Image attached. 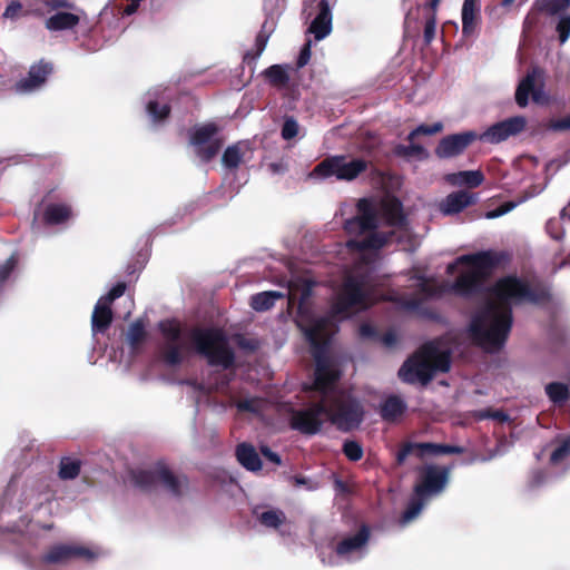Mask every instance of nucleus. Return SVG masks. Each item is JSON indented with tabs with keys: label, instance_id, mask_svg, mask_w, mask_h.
Returning a JSON list of instances; mask_svg holds the SVG:
<instances>
[{
	"label": "nucleus",
	"instance_id": "obj_1",
	"mask_svg": "<svg viewBox=\"0 0 570 570\" xmlns=\"http://www.w3.org/2000/svg\"><path fill=\"white\" fill-rule=\"evenodd\" d=\"M495 302H489L471 320L470 334L475 345L494 353L505 344L513 323L512 304H544L551 299L543 284L531 286L517 275L500 277L491 288Z\"/></svg>",
	"mask_w": 570,
	"mask_h": 570
},
{
	"label": "nucleus",
	"instance_id": "obj_2",
	"mask_svg": "<svg viewBox=\"0 0 570 570\" xmlns=\"http://www.w3.org/2000/svg\"><path fill=\"white\" fill-rule=\"evenodd\" d=\"M511 261V255L505 250H481L472 254H465L458 257V263L468 266L455 281L448 286V293H452L462 298H472L480 295L484 289V284L492 273L507 265Z\"/></svg>",
	"mask_w": 570,
	"mask_h": 570
},
{
	"label": "nucleus",
	"instance_id": "obj_3",
	"mask_svg": "<svg viewBox=\"0 0 570 570\" xmlns=\"http://www.w3.org/2000/svg\"><path fill=\"white\" fill-rule=\"evenodd\" d=\"M451 368V353L441 350L435 343L423 344L400 367L397 375L407 384L428 385L436 372L446 373Z\"/></svg>",
	"mask_w": 570,
	"mask_h": 570
},
{
	"label": "nucleus",
	"instance_id": "obj_4",
	"mask_svg": "<svg viewBox=\"0 0 570 570\" xmlns=\"http://www.w3.org/2000/svg\"><path fill=\"white\" fill-rule=\"evenodd\" d=\"M306 341L311 346V353L315 360V380L313 390L321 393L323 400L331 395L340 374L333 367L328 355L330 334L325 331V322L321 321L307 328Z\"/></svg>",
	"mask_w": 570,
	"mask_h": 570
},
{
	"label": "nucleus",
	"instance_id": "obj_5",
	"mask_svg": "<svg viewBox=\"0 0 570 570\" xmlns=\"http://www.w3.org/2000/svg\"><path fill=\"white\" fill-rule=\"evenodd\" d=\"M190 340L195 351L206 358L208 365L222 366L224 370L234 366L235 352L220 330L194 327L190 330Z\"/></svg>",
	"mask_w": 570,
	"mask_h": 570
},
{
	"label": "nucleus",
	"instance_id": "obj_6",
	"mask_svg": "<svg viewBox=\"0 0 570 570\" xmlns=\"http://www.w3.org/2000/svg\"><path fill=\"white\" fill-rule=\"evenodd\" d=\"M129 474L134 485L144 492H151L160 485L179 498L188 485L187 476L176 475L164 462H157L151 469L131 470Z\"/></svg>",
	"mask_w": 570,
	"mask_h": 570
},
{
	"label": "nucleus",
	"instance_id": "obj_7",
	"mask_svg": "<svg viewBox=\"0 0 570 570\" xmlns=\"http://www.w3.org/2000/svg\"><path fill=\"white\" fill-rule=\"evenodd\" d=\"M326 416L343 432L357 429L364 419L361 402L346 392H336L326 397Z\"/></svg>",
	"mask_w": 570,
	"mask_h": 570
},
{
	"label": "nucleus",
	"instance_id": "obj_8",
	"mask_svg": "<svg viewBox=\"0 0 570 570\" xmlns=\"http://www.w3.org/2000/svg\"><path fill=\"white\" fill-rule=\"evenodd\" d=\"M370 161L364 158H348L345 155H336L324 158L311 173L312 177L330 178L352 181L368 169Z\"/></svg>",
	"mask_w": 570,
	"mask_h": 570
},
{
	"label": "nucleus",
	"instance_id": "obj_9",
	"mask_svg": "<svg viewBox=\"0 0 570 570\" xmlns=\"http://www.w3.org/2000/svg\"><path fill=\"white\" fill-rule=\"evenodd\" d=\"M368 307L366 279L363 275H348L345 277L341 291L332 304V313L337 316H348L353 309Z\"/></svg>",
	"mask_w": 570,
	"mask_h": 570
},
{
	"label": "nucleus",
	"instance_id": "obj_10",
	"mask_svg": "<svg viewBox=\"0 0 570 570\" xmlns=\"http://www.w3.org/2000/svg\"><path fill=\"white\" fill-rule=\"evenodd\" d=\"M219 130L216 122L209 121L194 127L189 132V144L194 146L195 153L202 161L209 163L220 151L224 140L216 137Z\"/></svg>",
	"mask_w": 570,
	"mask_h": 570
},
{
	"label": "nucleus",
	"instance_id": "obj_11",
	"mask_svg": "<svg viewBox=\"0 0 570 570\" xmlns=\"http://www.w3.org/2000/svg\"><path fill=\"white\" fill-rule=\"evenodd\" d=\"M326 401L321 399L305 409L289 410V428L305 435L317 434L324 424L323 415H326Z\"/></svg>",
	"mask_w": 570,
	"mask_h": 570
},
{
	"label": "nucleus",
	"instance_id": "obj_12",
	"mask_svg": "<svg viewBox=\"0 0 570 570\" xmlns=\"http://www.w3.org/2000/svg\"><path fill=\"white\" fill-rule=\"evenodd\" d=\"M158 330L165 338L160 350L161 360L171 367L180 365L184 360L179 344L183 334L180 323L175 318L164 320L159 322Z\"/></svg>",
	"mask_w": 570,
	"mask_h": 570
},
{
	"label": "nucleus",
	"instance_id": "obj_13",
	"mask_svg": "<svg viewBox=\"0 0 570 570\" xmlns=\"http://www.w3.org/2000/svg\"><path fill=\"white\" fill-rule=\"evenodd\" d=\"M450 466L428 465L420 472V481L414 487V495L429 498L441 493L449 482Z\"/></svg>",
	"mask_w": 570,
	"mask_h": 570
},
{
	"label": "nucleus",
	"instance_id": "obj_14",
	"mask_svg": "<svg viewBox=\"0 0 570 570\" xmlns=\"http://www.w3.org/2000/svg\"><path fill=\"white\" fill-rule=\"evenodd\" d=\"M478 138L479 134L473 130L444 136L435 147L434 154L440 159L458 157L462 155L469 146L476 141Z\"/></svg>",
	"mask_w": 570,
	"mask_h": 570
},
{
	"label": "nucleus",
	"instance_id": "obj_15",
	"mask_svg": "<svg viewBox=\"0 0 570 570\" xmlns=\"http://www.w3.org/2000/svg\"><path fill=\"white\" fill-rule=\"evenodd\" d=\"M463 448L459 445L451 444H440L432 442H422V443H412L405 442L402 444L400 450L396 453V463L399 465L403 464L409 455L412 453H416L419 458H423L424 455H441V454H461L463 453Z\"/></svg>",
	"mask_w": 570,
	"mask_h": 570
},
{
	"label": "nucleus",
	"instance_id": "obj_16",
	"mask_svg": "<svg viewBox=\"0 0 570 570\" xmlns=\"http://www.w3.org/2000/svg\"><path fill=\"white\" fill-rule=\"evenodd\" d=\"M527 126L523 116H514L490 126L484 132L479 135L478 140L490 144H500L509 137L517 136L522 132Z\"/></svg>",
	"mask_w": 570,
	"mask_h": 570
},
{
	"label": "nucleus",
	"instance_id": "obj_17",
	"mask_svg": "<svg viewBox=\"0 0 570 570\" xmlns=\"http://www.w3.org/2000/svg\"><path fill=\"white\" fill-rule=\"evenodd\" d=\"M94 558L95 553L86 547L58 543L47 550L41 561L46 564H65L73 559L91 560Z\"/></svg>",
	"mask_w": 570,
	"mask_h": 570
},
{
	"label": "nucleus",
	"instance_id": "obj_18",
	"mask_svg": "<svg viewBox=\"0 0 570 570\" xmlns=\"http://www.w3.org/2000/svg\"><path fill=\"white\" fill-rule=\"evenodd\" d=\"M417 278L420 279V284L417 286V292H419V294L422 295V297H417V296L406 297L403 295H400V296L393 295V296H390L387 299L393 303H396L404 309L415 311V309L420 308V306L422 305L424 299L432 298L435 296H441L442 294L448 293V286L444 284L436 285L434 283H431L429 279H426L423 276H420Z\"/></svg>",
	"mask_w": 570,
	"mask_h": 570
},
{
	"label": "nucleus",
	"instance_id": "obj_19",
	"mask_svg": "<svg viewBox=\"0 0 570 570\" xmlns=\"http://www.w3.org/2000/svg\"><path fill=\"white\" fill-rule=\"evenodd\" d=\"M311 296H312V284L305 283L303 288L301 289L298 304H297V312L295 317V323L297 327L304 333V335H307V328L313 327L315 324H317L321 321L325 322V331H328V327L331 325V322L327 317H315L314 313L312 311L311 305Z\"/></svg>",
	"mask_w": 570,
	"mask_h": 570
},
{
	"label": "nucleus",
	"instance_id": "obj_20",
	"mask_svg": "<svg viewBox=\"0 0 570 570\" xmlns=\"http://www.w3.org/2000/svg\"><path fill=\"white\" fill-rule=\"evenodd\" d=\"M357 216L346 222L348 232L367 233L376 230L379 217L375 205L371 199L362 198L357 203Z\"/></svg>",
	"mask_w": 570,
	"mask_h": 570
},
{
	"label": "nucleus",
	"instance_id": "obj_21",
	"mask_svg": "<svg viewBox=\"0 0 570 570\" xmlns=\"http://www.w3.org/2000/svg\"><path fill=\"white\" fill-rule=\"evenodd\" d=\"M542 70L538 67H533L527 72V75L520 80L515 89V102L519 107L524 108L529 104V96L531 95L532 100L537 104L542 102L543 85L537 86V78L542 76Z\"/></svg>",
	"mask_w": 570,
	"mask_h": 570
},
{
	"label": "nucleus",
	"instance_id": "obj_22",
	"mask_svg": "<svg viewBox=\"0 0 570 570\" xmlns=\"http://www.w3.org/2000/svg\"><path fill=\"white\" fill-rule=\"evenodd\" d=\"M53 71V65L43 59L31 65L27 77L20 79L16 83V91L18 92H32L39 89L47 81L48 77Z\"/></svg>",
	"mask_w": 570,
	"mask_h": 570
},
{
	"label": "nucleus",
	"instance_id": "obj_23",
	"mask_svg": "<svg viewBox=\"0 0 570 570\" xmlns=\"http://www.w3.org/2000/svg\"><path fill=\"white\" fill-rule=\"evenodd\" d=\"M370 538V527L362 524L355 534L345 537L338 541L334 551L338 557L346 558L352 553L361 552L367 546Z\"/></svg>",
	"mask_w": 570,
	"mask_h": 570
},
{
	"label": "nucleus",
	"instance_id": "obj_24",
	"mask_svg": "<svg viewBox=\"0 0 570 570\" xmlns=\"http://www.w3.org/2000/svg\"><path fill=\"white\" fill-rule=\"evenodd\" d=\"M478 194L468 190H458L449 194L440 204V210L443 215H455L465 208L476 204Z\"/></svg>",
	"mask_w": 570,
	"mask_h": 570
},
{
	"label": "nucleus",
	"instance_id": "obj_25",
	"mask_svg": "<svg viewBox=\"0 0 570 570\" xmlns=\"http://www.w3.org/2000/svg\"><path fill=\"white\" fill-rule=\"evenodd\" d=\"M332 31V12L327 0L318 2V13L311 22L308 32L313 33L316 40H322Z\"/></svg>",
	"mask_w": 570,
	"mask_h": 570
},
{
	"label": "nucleus",
	"instance_id": "obj_26",
	"mask_svg": "<svg viewBox=\"0 0 570 570\" xmlns=\"http://www.w3.org/2000/svg\"><path fill=\"white\" fill-rule=\"evenodd\" d=\"M114 320L111 305L101 301L100 298L96 303L92 315H91V331L94 334H105Z\"/></svg>",
	"mask_w": 570,
	"mask_h": 570
},
{
	"label": "nucleus",
	"instance_id": "obj_27",
	"mask_svg": "<svg viewBox=\"0 0 570 570\" xmlns=\"http://www.w3.org/2000/svg\"><path fill=\"white\" fill-rule=\"evenodd\" d=\"M480 0H464L462 6V33L471 37L480 22Z\"/></svg>",
	"mask_w": 570,
	"mask_h": 570
},
{
	"label": "nucleus",
	"instance_id": "obj_28",
	"mask_svg": "<svg viewBox=\"0 0 570 570\" xmlns=\"http://www.w3.org/2000/svg\"><path fill=\"white\" fill-rule=\"evenodd\" d=\"M382 215L389 226L402 227L406 223V217L403 213V205L396 197H392L382 202Z\"/></svg>",
	"mask_w": 570,
	"mask_h": 570
},
{
	"label": "nucleus",
	"instance_id": "obj_29",
	"mask_svg": "<svg viewBox=\"0 0 570 570\" xmlns=\"http://www.w3.org/2000/svg\"><path fill=\"white\" fill-rule=\"evenodd\" d=\"M236 459L246 470L256 472L262 470V460L255 448L249 443H240L236 446Z\"/></svg>",
	"mask_w": 570,
	"mask_h": 570
},
{
	"label": "nucleus",
	"instance_id": "obj_30",
	"mask_svg": "<svg viewBox=\"0 0 570 570\" xmlns=\"http://www.w3.org/2000/svg\"><path fill=\"white\" fill-rule=\"evenodd\" d=\"M79 22L80 17L78 14L58 11L45 21V27L49 31H65L72 30Z\"/></svg>",
	"mask_w": 570,
	"mask_h": 570
},
{
	"label": "nucleus",
	"instance_id": "obj_31",
	"mask_svg": "<svg viewBox=\"0 0 570 570\" xmlns=\"http://www.w3.org/2000/svg\"><path fill=\"white\" fill-rule=\"evenodd\" d=\"M406 411V403L397 395H390L380 406V415L386 422H395Z\"/></svg>",
	"mask_w": 570,
	"mask_h": 570
},
{
	"label": "nucleus",
	"instance_id": "obj_32",
	"mask_svg": "<svg viewBox=\"0 0 570 570\" xmlns=\"http://www.w3.org/2000/svg\"><path fill=\"white\" fill-rule=\"evenodd\" d=\"M72 216V209L67 204H49L43 212V220L47 225H60Z\"/></svg>",
	"mask_w": 570,
	"mask_h": 570
},
{
	"label": "nucleus",
	"instance_id": "obj_33",
	"mask_svg": "<svg viewBox=\"0 0 570 570\" xmlns=\"http://www.w3.org/2000/svg\"><path fill=\"white\" fill-rule=\"evenodd\" d=\"M452 185H465L470 188L479 187L484 181L481 170H463L448 176Z\"/></svg>",
	"mask_w": 570,
	"mask_h": 570
},
{
	"label": "nucleus",
	"instance_id": "obj_34",
	"mask_svg": "<svg viewBox=\"0 0 570 570\" xmlns=\"http://www.w3.org/2000/svg\"><path fill=\"white\" fill-rule=\"evenodd\" d=\"M244 147H246V144L243 141L228 146L222 156L224 167L229 170L237 169L243 163Z\"/></svg>",
	"mask_w": 570,
	"mask_h": 570
},
{
	"label": "nucleus",
	"instance_id": "obj_35",
	"mask_svg": "<svg viewBox=\"0 0 570 570\" xmlns=\"http://www.w3.org/2000/svg\"><path fill=\"white\" fill-rule=\"evenodd\" d=\"M283 294L276 291L261 292L250 297V307L256 312H265L271 309Z\"/></svg>",
	"mask_w": 570,
	"mask_h": 570
},
{
	"label": "nucleus",
	"instance_id": "obj_36",
	"mask_svg": "<svg viewBox=\"0 0 570 570\" xmlns=\"http://www.w3.org/2000/svg\"><path fill=\"white\" fill-rule=\"evenodd\" d=\"M254 514L257 517L258 522L268 529L277 530L286 522V514L279 509H269L262 513H258L257 509H255Z\"/></svg>",
	"mask_w": 570,
	"mask_h": 570
},
{
	"label": "nucleus",
	"instance_id": "obj_37",
	"mask_svg": "<svg viewBox=\"0 0 570 570\" xmlns=\"http://www.w3.org/2000/svg\"><path fill=\"white\" fill-rule=\"evenodd\" d=\"M554 442L557 446L549 458L551 465H558L570 456V433L567 435H558Z\"/></svg>",
	"mask_w": 570,
	"mask_h": 570
},
{
	"label": "nucleus",
	"instance_id": "obj_38",
	"mask_svg": "<svg viewBox=\"0 0 570 570\" xmlns=\"http://www.w3.org/2000/svg\"><path fill=\"white\" fill-rule=\"evenodd\" d=\"M389 242L387 236L384 233L371 232V234L360 242H351V246H355L360 249H381Z\"/></svg>",
	"mask_w": 570,
	"mask_h": 570
},
{
	"label": "nucleus",
	"instance_id": "obj_39",
	"mask_svg": "<svg viewBox=\"0 0 570 570\" xmlns=\"http://www.w3.org/2000/svg\"><path fill=\"white\" fill-rule=\"evenodd\" d=\"M546 393L550 401L558 405L564 404L570 399V392L567 384L561 382H551L547 384Z\"/></svg>",
	"mask_w": 570,
	"mask_h": 570
},
{
	"label": "nucleus",
	"instance_id": "obj_40",
	"mask_svg": "<svg viewBox=\"0 0 570 570\" xmlns=\"http://www.w3.org/2000/svg\"><path fill=\"white\" fill-rule=\"evenodd\" d=\"M264 76L268 82L277 88H284L289 81V76L286 69L281 65H273L265 69Z\"/></svg>",
	"mask_w": 570,
	"mask_h": 570
},
{
	"label": "nucleus",
	"instance_id": "obj_41",
	"mask_svg": "<svg viewBox=\"0 0 570 570\" xmlns=\"http://www.w3.org/2000/svg\"><path fill=\"white\" fill-rule=\"evenodd\" d=\"M80 469L79 460L65 456L59 462L58 475L61 480H73L79 475Z\"/></svg>",
	"mask_w": 570,
	"mask_h": 570
},
{
	"label": "nucleus",
	"instance_id": "obj_42",
	"mask_svg": "<svg viewBox=\"0 0 570 570\" xmlns=\"http://www.w3.org/2000/svg\"><path fill=\"white\" fill-rule=\"evenodd\" d=\"M394 154L399 157L411 158L416 157L419 159H424L428 157L426 149L419 144H414L410 141V145H397L394 148Z\"/></svg>",
	"mask_w": 570,
	"mask_h": 570
},
{
	"label": "nucleus",
	"instance_id": "obj_43",
	"mask_svg": "<svg viewBox=\"0 0 570 570\" xmlns=\"http://www.w3.org/2000/svg\"><path fill=\"white\" fill-rule=\"evenodd\" d=\"M146 110L154 122L165 121L171 112V108L168 104L159 105V102L156 100L149 101L147 104Z\"/></svg>",
	"mask_w": 570,
	"mask_h": 570
},
{
	"label": "nucleus",
	"instance_id": "obj_44",
	"mask_svg": "<svg viewBox=\"0 0 570 570\" xmlns=\"http://www.w3.org/2000/svg\"><path fill=\"white\" fill-rule=\"evenodd\" d=\"M425 499L426 498H420L416 495H415V498L411 499L406 509L402 513V517H401L402 523H407L419 515V513L422 511V509L424 507Z\"/></svg>",
	"mask_w": 570,
	"mask_h": 570
},
{
	"label": "nucleus",
	"instance_id": "obj_45",
	"mask_svg": "<svg viewBox=\"0 0 570 570\" xmlns=\"http://www.w3.org/2000/svg\"><path fill=\"white\" fill-rule=\"evenodd\" d=\"M342 452L352 462L360 461L364 454L361 443L354 440H346L343 443Z\"/></svg>",
	"mask_w": 570,
	"mask_h": 570
},
{
	"label": "nucleus",
	"instance_id": "obj_46",
	"mask_svg": "<svg viewBox=\"0 0 570 570\" xmlns=\"http://www.w3.org/2000/svg\"><path fill=\"white\" fill-rule=\"evenodd\" d=\"M268 35L264 31H259L255 39V52H246L244 56V61L247 63L254 62L265 50L267 41H268Z\"/></svg>",
	"mask_w": 570,
	"mask_h": 570
},
{
	"label": "nucleus",
	"instance_id": "obj_47",
	"mask_svg": "<svg viewBox=\"0 0 570 570\" xmlns=\"http://www.w3.org/2000/svg\"><path fill=\"white\" fill-rule=\"evenodd\" d=\"M146 337L145 325L141 321L134 322L128 330V342L132 347L138 346Z\"/></svg>",
	"mask_w": 570,
	"mask_h": 570
},
{
	"label": "nucleus",
	"instance_id": "obj_48",
	"mask_svg": "<svg viewBox=\"0 0 570 570\" xmlns=\"http://www.w3.org/2000/svg\"><path fill=\"white\" fill-rule=\"evenodd\" d=\"M299 125L293 116H285L281 129V136L284 140H291L298 135Z\"/></svg>",
	"mask_w": 570,
	"mask_h": 570
},
{
	"label": "nucleus",
	"instance_id": "obj_49",
	"mask_svg": "<svg viewBox=\"0 0 570 570\" xmlns=\"http://www.w3.org/2000/svg\"><path fill=\"white\" fill-rule=\"evenodd\" d=\"M442 129H443L442 122H434L432 125L423 124V125L417 126L414 130H412L407 135L406 139L409 141H413L417 136H421V135H426V136L435 135V134L440 132Z\"/></svg>",
	"mask_w": 570,
	"mask_h": 570
},
{
	"label": "nucleus",
	"instance_id": "obj_50",
	"mask_svg": "<svg viewBox=\"0 0 570 570\" xmlns=\"http://www.w3.org/2000/svg\"><path fill=\"white\" fill-rule=\"evenodd\" d=\"M436 32V13L430 12L425 18L423 41L425 46H429L435 38Z\"/></svg>",
	"mask_w": 570,
	"mask_h": 570
},
{
	"label": "nucleus",
	"instance_id": "obj_51",
	"mask_svg": "<svg viewBox=\"0 0 570 570\" xmlns=\"http://www.w3.org/2000/svg\"><path fill=\"white\" fill-rule=\"evenodd\" d=\"M474 417L479 421L487 420V419H493L499 422H505L509 420V415L501 411V410H492V409H484L476 411L474 413Z\"/></svg>",
	"mask_w": 570,
	"mask_h": 570
},
{
	"label": "nucleus",
	"instance_id": "obj_52",
	"mask_svg": "<svg viewBox=\"0 0 570 570\" xmlns=\"http://www.w3.org/2000/svg\"><path fill=\"white\" fill-rule=\"evenodd\" d=\"M570 7V0H544L542 10L554 16L566 11Z\"/></svg>",
	"mask_w": 570,
	"mask_h": 570
},
{
	"label": "nucleus",
	"instance_id": "obj_53",
	"mask_svg": "<svg viewBox=\"0 0 570 570\" xmlns=\"http://www.w3.org/2000/svg\"><path fill=\"white\" fill-rule=\"evenodd\" d=\"M546 230L550 237L556 240H561L564 236V229L561 223L556 218H551L547 222Z\"/></svg>",
	"mask_w": 570,
	"mask_h": 570
},
{
	"label": "nucleus",
	"instance_id": "obj_54",
	"mask_svg": "<svg viewBox=\"0 0 570 570\" xmlns=\"http://www.w3.org/2000/svg\"><path fill=\"white\" fill-rule=\"evenodd\" d=\"M126 288V283L119 282L105 296L100 297V299L111 305L115 299L119 298L125 294Z\"/></svg>",
	"mask_w": 570,
	"mask_h": 570
},
{
	"label": "nucleus",
	"instance_id": "obj_55",
	"mask_svg": "<svg viewBox=\"0 0 570 570\" xmlns=\"http://www.w3.org/2000/svg\"><path fill=\"white\" fill-rule=\"evenodd\" d=\"M559 41L561 45L566 43L570 37V14L560 19L557 24Z\"/></svg>",
	"mask_w": 570,
	"mask_h": 570
},
{
	"label": "nucleus",
	"instance_id": "obj_56",
	"mask_svg": "<svg viewBox=\"0 0 570 570\" xmlns=\"http://www.w3.org/2000/svg\"><path fill=\"white\" fill-rule=\"evenodd\" d=\"M548 474L542 469H535L531 472V475L528 481V487L530 489H537L546 483Z\"/></svg>",
	"mask_w": 570,
	"mask_h": 570
},
{
	"label": "nucleus",
	"instance_id": "obj_57",
	"mask_svg": "<svg viewBox=\"0 0 570 570\" xmlns=\"http://www.w3.org/2000/svg\"><path fill=\"white\" fill-rule=\"evenodd\" d=\"M548 128L553 131L570 130V114L560 119H551L548 124Z\"/></svg>",
	"mask_w": 570,
	"mask_h": 570
},
{
	"label": "nucleus",
	"instance_id": "obj_58",
	"mask_svg": "<svg viewBox=\"0 0 570 570\" xmlns=\"http://www.w3.org/2000/svg\"><path fill=\"white\" fill-rule=\"evenodd\" d=\"M17 264L14 256H10L2 265H0V282L8 279Z\"/></svg>",
	"mask_w": 570,
	"mask_h": 570
},
{
	"label": "nucleus",
	"instance_id": "obj_59",
	"mask_svg": "<svg viewBox=\"0 0 570 570\" xmlns=\"http://www.w3.org/2000/svg\"><path fill=\"white\" fill-rule=\"evenodd\" d=\"M49 10L73 9L75 4L69 0H41Z\"/></svg>",
	"mask_w": 570,
	"mask_h": 570
},
{
	"label": "nucleus",
	"instance_id": "obj_60",
	"mask_svg": "<svg viewBox=\"0 0 570 570\" xmlns=\"http://www.w3.org/2000/svg\"><path fill=\"white\" fill-rule=\"evenodd\" d=\"M311 41H307L299 51L296 61L297 68H303L304 66H306L311 59Z\"/></svg>",
	"mask_w": 570,
	"mask_h": 570
},
{
	"label": "nucleus",
	"instance_id": "obj_61",
	"mask_svg": "<svg viewBox=\"0 0 570 570\" xmlns=\"http://www.w3.org/2000/svg\"><path fill=\"white\" fill-rule=\"evenodd\" d=\"M515 204L512 202H507L502 205H500L497 209L488 212L485 217L487 218H497L499 216H502L507 213H509L512 208H514Z\"/></svg>",
	"mask_w": 570,
	"mask_h": 570
},
{
	"label": "nucleus",
	"instance_id": "obj_62",
	"mask_svg": "<svg viewBox=\"0 0 570 570\" xmlns=\"http://www.w3.org/2000/svg\"><path fill=\"white\" fill-rule=\"evenodd\" d=\"M360 335L365 338H376L379 333L373 325L365 323L360 326Z\"/></svg>",
	"mask_w": 570,
	"mask_h": 570
},
{
	"label": "nucleus",
	"instance_id": "obj_63",
	"mask_svg": "<svg viewBox=\"0 0 570 570\" xmlns=\"http://www.w3.org/2000/svg\"><path fill=\"white\" fill-rule=\"evenodd\" d=\"M22 4L19 1H12L9 3L4 10L3 16L6 18H14L21 11Z\"/></svg>",
	"mask_w": 570,
	"mask_h": 570
},
{
	"label": "nucleus",
	"instance_id": "obj_64",
	"mask_svg": "<svg viewBox=\"0 0 570 570\" xmlns=\"http://www.w3.org/2000/svg\"><path fill=\"white\" fill-rule=\"evenodd\" d=\"M262 454L272 463L279 465L282 463L279 454L272 451L268 446L261 448Z\"/></svg>",
	"mask_w": 570,
	"mask_h": 570
}]
</instances>
